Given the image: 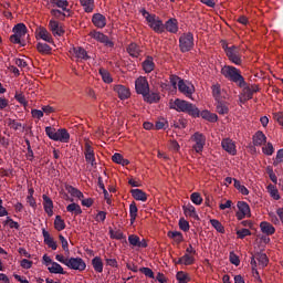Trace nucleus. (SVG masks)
<instances>
[{
    "instance_id": "obj_41",
    "label": "nucleus",
    "mask_w": 283,
    "mask_h": 283,
    "mask_svg": "<svg viewBox=\"0 0 283 283\" xmlns=\"http://www.w3.org/2000/svg\"><path fill=\"white\" fill-rule=\"evenodd\" d=\"M177 281L179 283H188V282H191V277H189V274L185 273L184 271H179L177 272Z\"/></svg>"
},
{
    "instance_id": "obj_16",
    "label": "nucleus",
    "mask_w": 283,
    "mask_h": 283,
    "mask_svg": "<svg viewBox=\"0 0 283 283\" xmlns=\"http://www.w3.org/2000/svg\"><path fill=\"white\" fill-rule=\"evenodd\" d=\"M92 23L95 25V28L103 30V28L107 25V18L101 13H95L92 17Z\"/></svg>"
},
{
    "instance_id": "obj_55",
    "label": "nucleus",
    "mask_w": 283,
    "mask_h": 283,
    "mask_svg": "<svg viewBox=\"0 0 283 283\" xmlns=\"http://www.w3.org/2000/svg\"><path fill=\"white\" fill-rule=\"evenodd\" d=\"M67 6H70V2L67 0H57L56 8H61L63 12H70Z\"/></svg>"
},
{
    "instance_id": "obj_50",
    "label": "nucleus",
    "mask_w": 283,
    "mask_h": 283,
    "mask_svg": "<svg viewBox=\"0 0 283 283\" xmlns=\"http://www.w3.org/2000/svg\"><path fill=\"white\" fill-rule=\"evenodd\" d=\"M109 235H111L112 240H123L125 238V234H123V232H120V230L114 231L111 229Z\"/></svg>"
},
{
    "instance_id": "obj_54",
    "label": "nucleus",
    "mask_w": 283,
    "mask_h": 283,
    "mask_svg": "<svg viewBox=\"0 0 283 283\" xmlns=\"http://www.w3.org/2000/svg\"><path fill=\"white\" fill-rule=\"evenodd\" d=\"M128 242L132 247H138V243L140 242V237L136 234L128 235Z\"/></svg>"
},
{
    "instance_id": "obj_20",
    "label": "nucleus",
    "mask_w": 283,
    "mask_h": 283,
    "mask_svg": "<svg viewBox=\"0 0 283 283\" xmlns=\"http://www.w3.org/2000/svg\"><path fill=\"white\" fill-rule=\"evenodd\" d=\"M164 28L167 32H170V34H178V20L176 18L168 19Z\"/></svg>"
},
{
    "instance_id": "obj_31",
    "label": "nucleus",
    "mask_w": 283,
    "mask_h": 283,
    "mask_svg": "<svg viewBox=\"0 0 283 283\" xmlns=\"http://www.w3.org/2000/svg\"><path fill=\"white\" fill-rule=\"evenodd\" d=\"M184 213L185 216H189V218H193L195 220H198V213L196 212V207H193L191 203L184 206Z\"/></svg>"
},
{
    "instance_id": "obj_4",
    "label": "nucleus",
    "mask_w": 283,
    "mask_h": 283,
    "mask_svg": "<svg viewBox=\"0 0 283 283\" xmlns=\"http://www.w3.org/2000/svg\"><path fill=\"white\" fill-rule=\"evenodd\" d=\"M222 49L224 50V53L230 63H233L234 65H242V52L240 51V46H229V44L223 43Z\"/></svg>"
},
{
    "instance_id": "obj_38",
    "label": "nucleus",
    "mask_w": 283,
    "mask_h": 283,
    "mask_svg": "<svg viewBox=\"0 0 283 283\" xmlns=\"http://www.w3.org/2000/svg\"><path fill=\"white\" fill-rule=\"evenodd\" d=\"M36 50L40 54H50L52 52V48L49 44L41 42L36 44Z\"/></svg>"
},
{
    "instance_id": "obj_27",
    "label": "nucleus",
    "mask_w": 283,
    "mask_h": 283,
    "mask_svg": "<svg viewBox=\"0 0 283 283\" xmlns=\"http://www.w3.org/2000/svg\"><path fill=\"white\" fill-rule=\"evenodd\" d=\"M73 52H74L76 59H81L82 61H90L87 51L85 49H83V46L73 48Z\"/></svg>"
},
{
    "instance_id": "obj_30",
    "label": "nucleus",
    "mask_w": 283,
    "mask_h": 283,
    "mask_svg": "<svg viewBox=\"0 0 283 283\" xmlns=\"http://www.w3.org/2000/svg\"><path fill=\"white\" fill-rule=\"evenodd\" d=\"M237 207L239 209V212L245 213L248 218H251V207H249V203H247V201H238Z\"/></svg>"
},
{
    "instance_id": "obj_26",
    "label": "nucleus",
    "mask_w": 283,
    "mask_h": 283,
    "mask_svg": "<svg viewBox=\"0 0 283 283\" xmlns=\"http://www.w3.org/2000/svg\"><path fill=\"white\" fill-rule=\"evenodd\" d=\"M260 229L265 235H273L275 233V227L266 221L260 223Z\"/></svg>"
},
{
    "instance_id": "obj_32",
    "label": "nucleus",
    "mask_w": 283,
    "mask_h": 283,
    "mask_svg": "<svg viewBox=\"0 0 283 283\" xmlns=\"http://www.w3.org/2000/svg\"><path fill=\"white\" fill-rule=\"evenodd\" d=\"M196 262V258L190 254H185L184 256L179 258L177 264H185V266H191Z\"/></svg>"
},
{
    "instance_id": "obj_62",
    "label": "nucleus",
    "mask_w": 283,
    "mask_h": 283,
    "mask_svg": "<svg viewBox=\"0 0 283 283\" xmlns=\"http://www.w3.org/2000/svg\"><path fill=\"white\" fill-rule=\"evenodd\" d=\"M129 216H138V206L134 201L129 205Z\"/></svg>"
},
{
    "instance_id": "obj_56",
    "label": "nucleus",
    "mask_w": 283,
    "mask_h": 283,
    "mask_svg": "<svg viewBox=\"0 0 283 283\" xmlns=\"http://www.w3.org/2000/svg\"><path fill=\"white\" fill-rule=\"evenodd\" d=\"M275 151V148H273V144L268 143V145L265 147H263V154H265V156H273Z\"/></svg>"
},
{
    "instance_id": "obj_5",
    "label": "nucleus",
    "mask_w": 283,
    "mask_h": 283,
    "mask_svg": "<svg viewBox=\"0 0 283 283\" xmlns=\"http://www.w3.org/2000/svg\"><path fill=\"white\" fill-rule=\"evenodd\" d=\"M193 33H184L179 38V50L185 54L186 52H191L193 50Z\"/></svg>"
},
{
    "instance_id": "obj_44",
    "label": "nucleus",
    "mask_w": 283,
    "mask_h": 283,
    "mask_svg": "<svg viewBox=\"0 0 283 283\" xmlns=\"http://www.w3.org/2000/svg\"><path fill=\"white\" fill-rule=\"evenodd\" d=\"M268 191H269L271 198H273L274 200H280V192L277 191V188H275V186L269 185Z\"/></svg>"
},
{
    "instance_id": "obj_1",
    "label": "nucleus",
    "mask_w": 283,
    "mask_h": 283,
    "mask_svg": "<svg viewBox=\"0 0 283 283\" xmlns=\"http://www.w3.org/2000/svg\"><path fill=\"white\" fill-rule=\"evenodd\" d=\"M169 108L175 109V112L188 114V116H192V118H200V109L197 108L195 104L181 98L171 99L169 102Z\"/></svg>"
},
{
    "instance_id": "obj_49",
    "label": "nucleus",
    "mask_w": 283,
    "mask_h": 283,
    "mask_svg": "<svg viewBox=\"0 0 283 283\" xmlns=\"http://www.w3.org/2000/svg\"><path fill=\"white\" fill-rule=\"evenodd\" d=\"M249 235H251V230L247 228L237 231V238H239V240H244V238Z\"/></svg>"
},
{
    "instance_id": "obj_23",
    "label": "nucleus",
    "mask_w": 283,
    "mask_h": 283,
    "mask_svg": "<svg viewBox=\"0 0 283 283\" xmlns=\"http://www.w3.org/2000/svg\"><path fill=\"white\" fill-rule=\"evenodd\" d=\"M130 195L134 200H138L140 202H147V192L136 188L130 190Z\"/></svg>"
},
{
    "instance_id": "obj_39",
    "label": "nucleus",
    "mask_w": 283,
    "mask_h": 283,
    "mask_svg": "<svg viewBox=\"0 0 283 283\" xmlns=\"http://www.w3.org/2000/svg\"><path fill=\"white\" fill-rule=\"evenodd\" d=\"M54 229L56 231H63L65 229V221L61 216H56L54 220Z\"/></svg>"
},
{
    "instance_id": "obj_18",
    "label": "nucleus",
    "mask_w": 283,
    "mask_h": 283,
    "mask_svg": "<svg viewBox=\"0 0 283 283\" xmlns=\"http://www.w3.org/2000/svg\"><path fill=\"white\" fill-rule=\"evenodd\" d=\"M42 235L44 238V244H46L49 249H52V251H56V249H59L56 241H54V238L50 235V232H48L45 228L42 229Z\"/></svg>"
},
{
    "instance_id": "obj_45",
    "label": "nucleus",
    "mask_w": 283,
    "mask_h": 283,
    "mask_svg": "<svg viewBox=\"0 0 283 283\" xmlns=\"http://www.w3.org/2000/svg\"><path fill=\"white\" fill-rule=\"evenodd\" d=\"M99 74L104 81V83H112L114 80L112 78V75L109 72H107L105 69H99Z\"/></svg>"
},
{
    "instance_id": "obj_48",
    "label": "nucleus",
    "mask_w": 283,
    "mask_h": 283,
    "mask_svg": "<svg viewBox=\"0 0 283 283\" xmlns=\"http://www.w3.org/2000/svg\"><path fill=\"white\" fill-rule=\"evenodd\" d=\"M168 238H172V240L177 241L178 243L182 242V233L178 231H169Z\"/></svg>"
},
{
    "instance_id": "obj_24",
    "label": "nucleus",
    "mask_w": 283,
    "mask_h": 283,
    "mask_svg": "<svg viewBox=\"0 0 283 283\" xmlns=\"http://www.w3.org/2000/svg\"><path fill=\"white\" fill-rule=\"evenodd\" d=\"M36 34L39 38L42 39V41H45L46 43H52V34H50V32L48 31V29L40 27L36 30Z\"/></svg>"
},
{
    "instance_id": "obj_29",
    "label": "nucleus",
    "mask_w": 283,
    "mask_h": 283,
    "mask_svg": "<svg viewBox=\"0 0 283 283\" xmlns=\"http://www.w3.org/2000/svg\"><path fill=\"white\" fill-rule=\"evenodd\" d=\"M145 103H158V101H160V95L158 93H151L150 91H148L144 96H143Z\"/></svg>"
},
{
    "instance_id": "obj_36",
    "label": "nucleus",
    "mask_w": 283,
    "mask_h": 283,
    "mask_svg": "<svg viewBox=\"0 0 283 283\" xmlns=\"http://www.w3.org/2000/svg\"><path fill=\"white\" fill-rule=\"evenodd\" d=\"M255 259L263 269L269 264V256H266V253L258 252L255 253Z\"/></svg>"
},
{
    "instance_id": "obj_3",
    "label": "nucleus",
    "mask_w": 283,
    "mask_h": 283,
    "mask_svg": "<svg viewBox=\"0 0 283 283\" xmlns=\"http://www.w3.org/2000/svg\"><path fill=\"white\" fill-rule=\"evenodd\" d=\"M45 134L51 140L56 143H70V133L65 128L45 127Z\"/></svg>"
},
{
    "instance_id": "obj_9",
    "label": "nucleus",
    "mask_w": 283,
    "mask_h": 283,
    "mask_svg": "<svg viewBox=\"0 0 283 283\" xmlns=\"http://www.w3.org/2000/svg\"><path fill=\"white\" fill-rule=\"evenodd\" d=\"M66 266L73 271H85L87 269V264L82 258H70Z\"/></svg>"
},
{
    "instance_id": "obj_28",
    "label": "nucleus",
    "mask_w": 283,
    "mask_h": 283,
    "mask_svg": "<svg viewBox=\"0 0 283 283\" xmlns=\"http://www.w3.org/2000/svg\"><path fill=\"white\" fill-rule=\"evenodd\" d=\"M49 273L59 274V275H66L67 272L63 270V266L57 262H53L51 266L48 268Z\"/></svg>"
},
{
    "instance_id": "obj_21",
    "label": "nucleus",
    "mask_w": 283,
    "mask_h": 283,
    "mask_svg": "<svg viewBox=\"0 0 283 283\" xmlns=\"http://www.w3.org/2000/svg\"><path fill=\"white\" fill-rule=\"evenodd\" d=\"M126 52H128L129 56H132L133 59H138L143 50L140 49V45L136 44L135 42H132L126 48Z\"/></svg>"
},
{
    "instance_id": "obj_37",
    "label": "nucleus",
    "mask_w": 283,
    "mask_h": 283,
    "mask_svg": "<svg viewBox=\"0 0 283 283\" xmlns=\"http://www.w3.org/2000/svg\"><path fill=\"white\" fill-rule=\"evenodd\" d=\"M80 3L84 8V12H94V0H80Z\"/></svg>"
},
{
    "instance_id": "obj_7",
    "label": "nucleus",
    "mask_w": 283,
    "mask_h": 283,
    "mask_svg": "<svg viewBox=\"0 0 283 283\" xmlns=\"http://www.w3.org/2000/svg\"><path fill=\"white\" fill-rule=\"evenodd\" d=\"M191 142L195 143L192 148L197 154H202V149H205V145H207V137L202 133H195L191 136Z\"/></svg>"
},
{
    "instance_id": "obj_6",
    "label": "nucleus",
    "mask_w": 283,
    "mask_h": 283,
    "mask_svg": "<svg viewBox=\"0 0 283 283\" xmlns=\"http://www.w3.org/2000/svg\"><path fill=\"white\" fill-rule=\"evenodd\" d=\"M146 21L149 28H151L154 32H157V34H163V32H165V24L156 14L146 17Z\"/></svg>"
},
{
    "instance_id": "obj_64",
    "label": "nucleus",
    "mask_w": 283,
    "mask_h": 283,
    "mask_svg": "<svg viewBox=\"0 0 283 283\" xmlns=\"http://www.w3.org/2000/svg\"><path fill=\"white\" fill-rule=\"evenodd\" d=\"M31 114H32L33 118H38L39 120H41V118H43V111H41V109H32Z\"/></svg>"
},
{
    "instance_id": "obj_2",
    "label": "nucleus",
    "mask_w": 283,
    "mask_h": 283,
    "mask_svg": "<svg viewBox=\"0 0 283 283\" xmlns=\"http://www.w3.org/2000/svg\"><path fill=\"white\" fill-rule=\"evenodd\" d=\"M221 74L224 78L231 81V83H235L238 87H244L247 85V81L244 80V76H242V72L235 66L224 65L221 69Z\"/></svg>"
},
{
    "instance_id": "obj_8",
    "label": "nucleus",
    "mask_w": 283,
    "mask_h": 283,
    "mask_svg": "<svg viewBox=\"0 0 283 283\" xmlns=\"http://www.w3.org/2000/svg\"><path fill=\"white\" fill-rule=\"evenodd\" d=\"M135 90L137 94H142V96H146L147 92H149V82L147 77L140 76L135 81Z\"/></svg>"
},
{
    "instance_id": "obj_40",
    "label": "nucleus",
    "mask_w": 283,
    "mask_h": 283,
    "mask_svg": "<svg viewBox=\"0 0 283 283\" xmlns=\"http://www.w3.org/2000/svg\"><path fill=\"white\" fill-rule=\"evenodd\" d=\"M212 96L214 101H222V90L219 84L212 86Z\"/></svg>"
},
{
    "instance_id": "obj_35",
    "label": "nucleus",
    "mask_w": 283,
    "mask_h": 283,
    "mask_svg": "<svg viewBox=\"0 0 283 283\" xmlns=\"http://www.w3.org/2000/svg\"><path fill=\"white\" fill-rule=\"evenodd\" d=\"M66 211L69 213H74V216H81V213H83L81 206L78 203H74V202L66 207Z\"/></svg>"
},
{
    "instance_id": "obj_10",
    "label": "nucleus",
    "mask_w": 283,
    "mask_h": 283,
    "mask_svg": "<svg viewBox=\"0 0 283 283\" xmlns=\"http://www.w3.org/2000/svg\"><path fill=\"white\" fill-rule=\"evenodd\" d=\"M90 36L99 43H104L106 48H114V43L109 40V36L105 35L103 32L91 31Z\"/></svg>"
},
{
    "instance_id": "obj_43",
    "label": "nucleus",
    "mask_w": 283,
    "mask_h": 283,
    "mask_svg": "<svg viewBox=\"0 0 283 283\" xmlns=\"http://www.w3.org/2000/svg\"><path fill=\"white\" fill-rule=\"evenodd\" d=\"M241 88H243V96L245 98V101H251V98H253V93L251 91V86H249V84L245 82L244 86H239Z\"/></svg>"
},
{
    "instance_id": "obj_58",
    "label": "nucleus",
    "mask_w": 283,
    "mask_h": 283,
    "mask_svg": "<svg viewBox=\"0 0 283 283\" xmlns=\"http://www.w3.org/2000/svg\"><path fill=\"white\" fill-rule=\"evenodd\" d=\"M230 262L234 264V266H240V256H238L235 252H230Z\"/></svg>"
},
{
    "instance_id": "obj_52",
    "label": "nucleus",
    "mask_w": 283,
    "mask_h": 283,
    "mask_svg": "<svg viewBox=\"0 0 283 283\" xmlns=\"http://www.w3.org/2000/svg\"><path fill=\"white\" fill-rule=\"evenodd\" d=\"M169 81L174 90H176L180 85V81L184 80H181L178 75H170Z\"/></svg>"
},
{
    "instance_id": "obj_51",
    "label": "nucleus",
    "mask_w": 283,
    "mask_h": 283,
    "mask_svg": "<svg viewBox=\"0 0 283 283\" xmlns=\"http://www.w3.org/2000/svg\"><path fill=\"white\" fill-rule=\"evenodd\" d=\"M14 98L15 101H18V103H20V105L28 107V101L25 99V95H23L22 93H15Z\"/></svg>"
},
{
    "instance_id": "obj_22",
    "label": "nucleus",
    "mask_w": 283,
    "mask_h": 283,
    "mask_svg": "<svg viewBox=\"0 0 283 283\" xmlns=\"http://www.w3.org/2000/svg\"><path fill=\"white\" fill-rule=\"evenodd\" d=\"M266 143V135L262 130H258L253 136V145L255 147H262Z\"/></svg>"
},
{
    "instance_id": "obj_47",
    "label": "nucleus",
    "mask_w": 283,
    "mask_h": 283,
    "mask_svg": "<svg viewBox=\"0 0 283 283\" xmlns=\"http://www.w3.org/2000/svg\"><path fill=\"white\" fill-rule=\"evenodd\" d=\"M8 125L9 127H11V129H14L15 132L19 129H23V124L17 122V119L9 118Z\"/></svg>"
},
{
    "instance_id": "obj_60",
    "label": "nucleus",
    "mask_w": 283,
    "mask_h": 283,
    "mask_svg": "<svg viewBox=\"0 0 283 283\" xmlns=\"http://www.w3.org/2000/svg\"><path fill=\"white\" fill-rule=\"evenodd\" d=\"M21 39H22L21 35H17V33H14L10 36L11 43H14L15 45H22L23 46L25 44H22Z\"/></svg>"
},
{
    "instance_id": "obj_19",
    "label": "nucleus",
    "mask_w": 283,
    "mask_h": 283,
    "mask_svg": "<svg viewBox=\"0 0 283 283\" xmlns=\"http://www.w3.org/2000/svg\"><path fill=\"white\" fill-rule=\"evenodd\" d=\"M214 105L216 112H218L221 116L229 114V102H226L224 99H217Z\"/></svg>"
},
{
    "instance_id": "obj_63",
    "label": "nucleus",
    "mask_w": 283,
    "mask_h": 283,
    "mask_svg": "<svg viewBox=\"0 0 283 283\" xmlns=\"http://www.w3.org/2000/svg\"><path fill=\"white\" fill-rule=\"evenodd\" d=\"M32 264H33L32 261L28 259H23L20 263V266H22V269H32Z\"/></svg>"
},
{
    "instance_id": "obj_46",
    "label": "nucleus",
    "mask_w": 283,
    "mask_h": 283,
    "mask_svg": "<svg viewBox=\"0 0 283 283\" xmlns=\"http://www.w3.org/2000/svg\"><path fill=\"white\" fill-rule=\"evenodd\" d=\"M190 200L193 205L200 206L202 205V196L199 192H192L190 196Z\"/></svg>"
},
{
    "instance_id": "obj_11",
    "label": "nucleus",
    "mask_w": 283,
    "mask_h": 283,
    "mask_svg": "<svg viewBox=\"0 0 283 283\" xmlns=\"http://www.w3.org/2000/svg\"><path fill=\"white\" fill-rule=\"evenodd\" d=\"M178 90L181 94L187 96V98H191L193 92H196V87L193 86V84L187 85V83H185V80L179 81Z\"/></svg>"
},
{
    "instance_id": "obj_57",
    "label": "nucleus",
    "mask_w": 283,
    "mask_h": 283,
    "mask_svg": "<svg viewBox=\"0 0 283 283\" xmlns=\"http://www.w3.org/2000/svg\"><path fill=\"white\" fill-rule=\"evenodd\" d=\"M140 273H143L144 275H146V277H150V280H154V271L149 268H140L139 269Z\"/></svg>"
},
{
    "instance_id": "obj_17",
    "label": "nucleus",
    "mask_w": 283,
    "mask_h": 283,
    "mask_svg": "<svg viewBox=\"0 0 283 283\" xmlns=\"http://www.w3.org/2000/svg\"><path fill=\"white\" fill-rule=\"evenodd\" d=\"M84 154L86 163H90L92 167H96V157L94 155V148H92L90 144H85Z\"/></svg>"
},
{
    "instance_id": "obj_13",
    "label": "nucleus",
    "mask_w": 283,
    "mask_h": 283,
    "mask_svg": "<svg viewBox=\"0 0 283 283\" xmlns=\"http://www.w3.org/2000/svg\"><path fill=\"white\" fill-rule=\"evenodd\" d=\"M221 147L222 149H224V151L230 154V156H235V154H238V150L235 149V144L229 138L222 139Z\"/></svg>"
},
{
    "instance_id": "obj_14",
    "label": "nucleus",
    "mask_w": 283,
    "mask_h": 283,
    "mask_svg": "<svg viewBox=\"0 0 283 283\" xmlns=\"http://www.w3.org/2000/svg\"><path fill=\"white\" fill-rule=\"evenodd\" d=\"M42 199L45 213H48L49 218H52L54 216V202L48 195H43Z\"/></svg>"
},
{
    "instance_id": "obj_42",
    "label": "nucleus",
    "mask_w": 283,
    "mask_h": 283,
    "mask_svg": "<svg viewBox=\"0 0 283 283\" xmlns=\"http://www.w3.org/2000/svg\"><path fill=\"white\" fill-rule=\"evenodd\" d=\"M210 224L211 227H213V229H216V231H218V233H224V226H222V223L219 220L211 219Z\"/></svg>"
},
{
    "instance_id": "obj_12",
    "label": "nucleus",
    "mask_w": 283,
    "mask_h": 283,
    "mask_svg": "<svg viewBox=\"0 0 283 283\" xmlns=\"http://www.w3.org/2000/svg\"><path fill=\"white\" fill-rule=\"evenodd\" d=\"M114 92H116L118 98H120V101H127V98H129V96H132V93L129 92V88H127V86L125 85H115L114 86Z\"/></svg>"
},
{
    "instance_id": "obj_25",
    "label": "nucleus",
    "mask_w": 283,
    "mask_h": 283,
    "mask_svg": "<svg viewBox=\"0 0 283 283\" xmlns=\"http://www.w3.org/2000/svg\"><path fill=\"white\" fill-rule=\"evenodd\" d=\"M156 64L154 63V57L147 56L146 60L143 62V70L146 74L154 72Z\"/></svg>"
},
{
    "instance_id": "obj_34",
    "label": "nucleus",
    "mask_w": 283,
    "mask_h": 283,
    "mask_svg": "<svg viewBox=\"0 0 283 283\" xmlns=\"http://www.w3.org/2000/svg\"><path fill=\"white\" fill-rule=\"evenodd\" d=\"M13 32L18 36L23 38L25 34H28V27H25L23 23H18L17 25H14Z\"/></svg>"
},
{
    "instance_id": "obj_33",
    "label": "nucleus",
    "mask_w": 283,
    "mask_h": 283,
    "mask_svg": "<svg viewBox=\"0 0 283 283\" xmlns=\"http://www.w3.org/2000/svg\"><path fill=\"white\" fill-rule=\"evenodd\" d=\"M92 266L96 273H103V259H101V256H95L92 260Z\"/></svg>"
},
{
    "instance_id": "obj_15",
    "label": "nucleus",
    "mask_w": 283,
    "mask_h": 283,
    "mask_svg": "<svg viewBox=\"0 0 283 283\" xmlns=\"http://www.w3.org/2000/svg\"><path fill=\"white\" fill-rule=\"evenodd\" d=\"M49 28L53 36H63L65 34V30L59 24V21L50 20Z\"/></svg>"
},
{
    "instance_id": "obj_61",
    "label": "nucleus",
    "mask_w": 283,
    "mask_h": 283,
    "mask_svg": "<svg viewBox=\"0 0 283 283\" xmlns=\"http://www.w3.org/2000/svg\"><path fill=\"white\" fill-rule=\"evenodd\" d=\"M179 229H181V231H189V221L181 218L179 220Z\"/></svg>"
},
{
    "instance_id": "obj_59",
    "label": "nucleus",
    "mask_w": 283,
    "mask_h": 283,
    "mask_svg": "<svg viewBox=\"0 0 283 283\" xmlns=\"http://www.w3.org/2000/svg\"><path fill=\"white\" fill-rule=\"evenodd\" d=\"M4 224H9L10 229H17L19 230L20 226L19 222L12 220V218L8 217Z\"/></svg>"
},
{
    "instance_id": "obj_53",
    "label": "nucleus",
    "mask_w": 283,
    "mask_h": 283,
    "mask_svg": "<svg viewBox=\"0 0 283 283\" xmlns=\"http://www.w3.org/2000/svg\"><path fill=\"white\" fill-rule=\"evenodd\" d=\"M282 161H283V148L277 150L276 157L273 160V166L277 167V165L282 164Z\"/></svg>"
}]
</instances>
